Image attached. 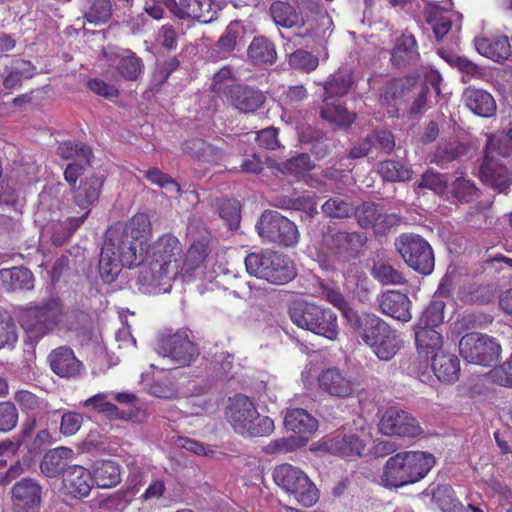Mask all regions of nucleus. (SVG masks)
Listing matches in <instances>:
<instances>
[{
    "label": "nucleus",
    "instance_id": "nucleus-1",
    "mask_svg": "<svg viewBox=\"0 0 512 512\" xmlns=\"http://www.w3.org/2000/svg\"><path fill=\"white\" fill-rule=\"evenodd\" d=\"M153 235L152 224L146 213H137L126 222H117L106 231L99 260L101 278L113 282L121 266L132 268L144 263Z\"/></svg>",
    "mask_w": 512,
    "mask_h": 512
},
{
    "label": "nucleus",
    "instance_id": "nucleus-2",
    "mask_svg": "<svg viewBox=\"0 0 512 512\" xmlns=\"http://www.w3.org/2000/svg\"><path fill=\"white\" fill-rule=\"evenodd\" d=\"M512 129L506 134L491 136L480 167V179L499 192L512 184Z\"/></svg>",
    "mask_w": 512,
    "mask_h": 512
},
{
    "label": "nucleus",
    "instance_id": "nucleus-3",
    "mask_svg": "<svg viewBox=\"0 0 512 512\" xmlns=\"http://www.w3.org/2000/svg\"><path fill=\"white\" fill-rule=\"evenodd\" d=\"M353 329L381 361L392 360L404 347L398 331L375 314H361L355 319Z\"/></svg>",
    "mask_w": 512,
    "mask_h": 512
},
{
    "label": "nucleus",
    "instance_id": "nucleus-4",
    "mask_svg": "<svg viewBox=\"0 0 512 512\" xmlns=\"http://www.w3.org/2000/svg\"><path fill=\"white\" fill-rule=\"evenodd\" d=\"M288 314L293 324L301 329L329 340H335L338 336L337 315L330 309L304 300H295L289 305Z\"/></svg>",
    "mask_w": 512,
    "mask_h": 512
},
{
    "label": "nucleus",
    "instance_id": "nucleus-5",
    "mask_svg": "<svg viewBox=\"0 0 512 512\" xmlns=\"http://www.w3.org/2000/svg\"><path fill=\"white\" fill-rule=\"evenodd\" d=\"M61 316L62 303L57 299H49L23 309L19 322L29 339L38 342L60 326Z\"/></svg>",
    "mask_w": 512,
    "mask_h": 512
},
{
    "label": "nucleus",
    "instance_id": "nucleus-6",
    "mask_svg": "<svg viewBox=\"0 0 512 512\" xmlns=\"http://www.w3.org/2000/svg\"><path fill=\"white\" fill-rule=\"evenodd\" d=\"M273 480L304 507L313 506L319 499V491L315 484L301 469L291 464L277 466L273 471Z\"/></svg>",
    "mask_w": 512,
    "mask_h": 512
},
{
    "label": "nucleus",
    "instance_id": "nucleus-7",
    "mask_svg": "<svg viewBox=\"0 0 512 512\" xmlns=\"http://www.w3.org/2000/svg\"><path fill=\"white\" fill-rule=\"evenodd\" d=\"M256 229L264 242L279 247L292 248L300 240L297 225L277 211H264L256 224Z\"/></svg>",
    "mask_w": 512,
    "mask_h": 512
},
{
    "label": "nucleus",
    "instance_id": "nucleus-8",
    "mask_svg": "<svg viewBox=\"0 0 512 512\" xmlns=\"http://www.w3.org/2000/svg\"><path fill=\"white\" fill-rule=\"evenodd\" d=\"M499 342L487 335L472 332L464 335L459 342L460 355L471 364L490 366L501 355Z\"/></svg>",
    "mask_w": 512,
    "mask_h": 512
},
{
    "label": "nucleus",
    "instance_id": "nucleus-9",
    "mask_svg": "<svg viewBox=\"0 0 512 512\" xmlns=\"http://www.w3.org/2000/svg\"><path fill=\"white\" fill-rule=\"evenodd\" d=\"M317 384L321 393L334 399L353 398L361 391L360 381L348 370L338 367L321 370Z\"/></svg>",
    "mask_w": 512,
    "mask_h": 512
},
{
    "label": "nucleus",
    "instance_id": "nucleus-10",
    "mask_svg": "<svg viewBox=\"0 0 512 512\" xmlns=\"http://www.w3.org/2000/svg\"><path fill=\"white\" fill-rule=\"evenodd\" d=\"M381 481L385 487H402L416 482V452H400L390 457L384 467Z\"/></svg>",
    "mask_w": 512,
    "mask_h": 512
},
{
    "label": "nucleus",
    "instance_id": "nucleus-11",
    "mask_svg": "<svg viewBox=\"0 0 512 512\" xmlns=\"http://www.w3.org/2000/svg\"><path fill=\"white\" fill-rule=\"evenodd\" d=\"M429 334V343L422 348L426 354L434 353L432 368L436 377L446 383L456 382L460 374L459 359L452 354H447L441 349L442 337L436 330H431Z\"/></svg>",
    "mask_w": 512,
    "mask_h": 512
},
{
    "label": "nucleus",
    "instance_id": "nucleus-12",
    "mask_svg": "<svg viewBox=\"0 0 512 512\" xmlns=\"http://www.w3.org/2000/svg\"><path fill=\"white\" fill-rule=\"evenodd\" d=\"M157 351L179 366L189 365L198 356L197 347L183 331L161 334L157 340Z\"/></svg>",
    "mask_w": 512,
    "mask_h": 512
},
{
    "label": "nucleus",
    "instance_id": "nucleus-13",
    "mask_svg": "<svg viewBox=\"0 0 512 512\" xmlns=\"http://www.w3.org/2000/svg\"><path fill=\"white\" fill-rule=\"evenodd\" d=\"M163 3L178 19L203 24L216 20L220 11L214 0H163Z\"/></svg>",
    "mask_w": 512,
    "mask_h": 512
},
{
    "label": "nucleus",
    "instance_id": "nucleus-14",
    "mask_svg": "<svg viewBox=\"0 0 512 512\" xmlns=\"http://www.w3.org/2000/svg\"><path fill=\"white\" fill-rule=\"evenodd\" d=\"M177 274L160 264L149 261L139 271L136 282L138 290L143 294L149 295L169 293L172 289V282Z\"/></svg>",
    "mask_w": 512,
    "mask_h": 512
},
{
    "label": "nucleus",
    "instance_id": "nucleus-15",
    "mask_svg": "<svg viewBox=\"0 0 512 512\" xmlns=\"http://www.w3.org/2000/svg\"><path fill=\"white\" fill-rule=\"evenodd\" d=\"M13 512H40L43 488L35 479L23 478L11 488Z\"/></svg>",
    "mask_w": 512,
    "mask_h": 512
},
{
    "label": "nucleus",
    "instance_id": "nucleus-16",
    "mask_svg": "<svg viewBox=\"0 0 512 512\" xmlns=\"http://www.w3.org/2000/svg\"><path fill=\"white\" fill-rule=\"evenodd\" d=\"M149 252H151L150 262L178 273L182 246L176 236L171 233L159 236L156 241L150 243Z\"/></svg>",
    "mask_w": 512,
    "mask_h": 512
},
{
    "label": "nucleus",
    "instance_id": "nucleus-17",
    "mask_svg": "<svg viewBox=\"0 0 512 512\" xmlns=\"http://www.w3.org/2000/svg\"><path fill=\"white\" fill-rule=\"evenodd\" d=\"M223 100L242 113H254L262 108L266 96L256 87L236 84L227 91Z\"/></svg>",
    "mask_w": 512,
    "mask_h": 512
},
{
    "label": "nucleus",
    "instance_id": "nucleus-18",
    "mask_svg": "<svg viewBox=\"0 0 512 512\" xmlns=\"http://www.w3.org/2000/svg\"><path fill=\"white\" fill-rule=\"evenodd\" d=\"M226 417L234 431L245 436V433L249 432L252 422L257 418V409L249 397L237 394L231 399Z\"/></svg>",
    "mask_w": 512,
    "mask_h": 512
},
{
    "label": "nucleus",
    "instance_id": "nucleus-19",
    "mask_svg": "<svg viewBox=\"0 0 512 512\" xmlns=\"http://www.w3.org/2000/svg\"><path fill=\"white\" fill-rule=\"evenodd\" d=\"M422 3L423 17L426 23L431 26L437 40L443 39L450 31L454 19L461 20L462 18L461 14L450 10L453 5L451 0L448 1L447 6L443 7L428 0H422Z\"/></svg>",
    "mask_w": 512,
    "mask_h": 512
},
{
    "label": "nucleus",
    "instance_id": "nucleus-20",
    "mask_svg": "<svg viewBox=\"0 0 512 512\" xmlns=\"http://www.w3.org/2000/svg\"><path fill=\"white\" fill-rule=\"evenodd\" d=\"M47 360L52 372L60 378H76L81 375L84 368L73 349L66 345L53 349Z\"/></svg>",
    "mask_w": 512,
    "mask_h": 512
},
{
    "label": "nucleus",
    "instance_id": "nucleus-21",
    "mask_svg": "<svg viewBox=\"0 0 512 512\" xmlns=\"http://www.w3.org/2000/svg\"><path fill=\"white\" fill-rule=\"evenodd\" d=\"M414 420L408 412L391 407L386 410L379 421V431L387 436H414L416 426Z\"/></svg>",
    "mask_w": 512,
    "mask_h": 512
},
{
    "label": "nucleus",
    "instance_id": "nucleus-22",
    "mask_svg": "<svg viewBox=\"0 0 512 512\" xmlns=\"http://www.w3.org/2000/svg\"><path fill=\"white\" fill-rule=\"evenodd\" d=\"M62 483L66 493L76 499L87 497L94 485L91 471L81 465L68 466Z\"/></svg>",
    "mask_w": 512,
    "mask_h": 512
},
{
    "label": "nucleus",
    "instance_id": "nucleus-23",
    "mask_svg": "<svg viewBox=\"0 0 512 512\" xmlns=\"http://www.w3.org/2000/svg\"><path fill=\"white\" fill-rule=\"evenodd\" d=\"M269 255L265 280L271 284L283 285L292 281L296 275L294 261L286 254L267 249Z\"/></svg>",
    "mask_w": 512,
    "mask_h": 512
},
{
    "label": "nucleus",
    "instance_id": "nucleus-24",
    "mask_svg": "<svg viewBox=\"0 0 512 512\" xmlns=\"http://www.w3.org/2000/svg\"><path fill=\"white\" fill-rule=\"evenodd\" d=\"M35 75L36 67L31 61L13 58L0 73L2 88L7 91L20 88L23 81L31 79Z\"/></svg>",
    "mask_w": 512,
    "mask_h": 512
},
{
    "label": "nucleus",
    "instance_id": "nucleus-25",
    "mask_svg": "<svg viewBox=\"0 0 512 512\" xmlns=\"http://www.w3.org/2000/svg\"><path fill=\"white\" fill-rule=\"evenodd\" d=\"M419 496L425 504H435L442 512H466L454 490L448 485L431 484Z\"/></svg>",
    "mask_w": 512,
    "mask_h": 512
},
{
    "label": "nucleus",
    "instance_id": "nucleus-26",
    "mask_svg": "<svg viewBox=\"0 0 512 512\" xmlns=\"http://www.w3.org/2000/svg\"><path fill=\"white\" fill-rule=\"evenodd\" d=\"M104 178L96 175L87 176L81 179L78 186L71 189L73 203L80 208V210H87L91 212V206L98 202Z\"/></svg>",
    "mask_w": 512,
    "mask_h": 512
},
{
    "label": "nucleus",
    "instance_id": "nucleus-27",
    "mask_svg": "<svg viewBox=\"0 0 512 512\" xmlns=\"http://www.w3.org/2000/svg\"><path fill=\"white\" fill-rule=\"evenodd\" d=\"M379 307L383 314L401 322H408L412 318V302L409 297L396 290H387L379 297Z\"/></svg>",
    "mask_w": 512,
    "mask_h": 512
},
{
    "label": "nucleus",
    "instance_id": "nucleus-28",
    "mask_svg": "<svg viewBox=\"0 0 512 512\" xmlns=\"http://www.w3.org/2000/svg\"><path fill=\"white\" fill-rule=\"evenodd\" d=\"M325 451L341 457H362L366 444L355 433L336 435L322 443Z\"/></svg>",
    "mask_w": 512,
    "mask_h": 512
},
{
    "label": "nucleus",
    "instance_id": "nucleus-29",
    "mask_svg": "<svg viewBox=\"0 0 512 512\" xmlns=\"http://www.w3.org/2000/svg\"><path fill=\"white\" fill-rule=\"evenodd\" d=\"M366 238L357 232L339 231L330 236L328 247L334 254L345 260L358 257Z\"/></svg>",
    "mask_w": 512,
    "mask_h": 512
},
{
    "label": "nucleus",
    "instance_id": "nucleus-30",
    "mask_svg": "<svg viewBox=\"0 0 512 512\" xmlns=\"http://www.w3.org/2000/svg\"><path fill=\"white\" fill-rule=\"evenodd\" d=\"M355 83L354 72L348 66H341L324 83V98L340 99L347 95Z\"/></svg>",
    "mask_w": 512,
    "mask_h": 512
},
{
    "label": "nucleus",
    "instance_id": "nucleus-31",
    "mask_svg": "<svg viewBox=\"0 0 512 512\" xmlns=\"http://www.w3.org/2000/svg\"><path fill=\"white\" fill-rule=\"evenodd\" d=\"M465 106L481 117H491L496 112V102L492 95L483 89L468 87L464 90Z\"/></svg>",
    "mask_w": 512,
    "mask_h": 512
},
{
    "label": "nucleus",
    "instance_id": "nucleus-32",
    "mask_svg": "<svg viewBox=\"0 0 512 512\" xmlns=\"http://www.w3.org/2000/svg\"><path fill=\"white\" fill-rule=\"evenodd\" d=\"M72 456L73 450L67 447H57L47 451L40 462L41 472L48 478L63 475Z\"/></svg>",
    "mask_w": 512,
    "mask_h": 512
},
{
    "label": "nucleus",
    "instance_id": "nucleus-33",
    "mask_svg": "<svg viewBox=\"0 0 512 512\" xmlns=\"http://www.w3.org/2000/svg\"><path fill=\"white\" fill-rule=\"evenodd\" d=\"M284 425L298 437H309L317 430L318 421L302 408L290 409L286 412Z\"/></svg>",
    "mask_w": 512,
    "mask_h": 512
},
{
    "label": "nucleus",
    "instance_id": "nucleus-34",
    "mask_svg": "<svg viewBox=\"0 0 512 512\" xmlns=\"http://www.w3.org/2000/svg\"><path fill=\"white\" fill-rule=\"evenodd\" d=\"M182 150L193 159L203 163L217 164L223 158V152L219 148L201 138L185 141Z\"/></svg>",
    "mask_w": 512,
    "mask_h": 512
},
{
    "label": "nucleus",
    "instance_id": "nucleus-35",
    "mask_svg": "<svg viewBox=\"0 0 512 512\" xmlns=\"http://www.w3.org/2000/svg\"><path fill=\"white\" fill-rule=\"evenodd\" d=\"M320 110L322 119L336 124L344 129L350 128L355 122L357 115L349 112L343 103L337 98H324Z\"/></svg>",
    "mask_w": 512,
    "mask_h": 512
},
{
    "label": "nucleus",
    "instance_id": "nucleus-36",
    "mask_svg": "<svg viewBox=\"0 0 512 512\" xmlns=\"http://www.w3.org/2000/svg\"><path fill=\"white\" fill-rule=\"evenodd\" d=\"M474 45L479 54L493 61H502L511 54V48L506 36L499 37H477Z\"/></svg>",
    "mask_w": 512,
    "mask_h": 512
},
{
    "label": "nucleus",
    "instance_id": "nucleus-37",
    "mask_svg": "<svg viewBox=\"0 0 512 512\" xmlns=\"http://www.w3.org/2000/svg\"><path fill=\"white\" fill-rule=\"evenodd\" d=\"M58 328L74 332L77 337H90L92 319L90 315L80 309L65 310L62 305L61 324Z\"/></svg>",
    "mask_w": 512,
    "mask_h": 512
},
{
    "label": "nucleus",
    "instance_id": "nucleus-38",
    "mask_svg": "<svg viewBox=\"0 0 512 512\" xmlns=\"http://www.w3.org/2000/svg\"><path fill=\"white\" fill-rule=\"evenodd\" d=\"M419 78L423 80V88L418 94V110L424 104L432 103L437 100L441 92L440 84L442 81L440 73L430 66H422L418 69V79Z\"/></svg>",
    "mask_w": 512,
    "mask_h": 512
},
{
    "label": "nucleus",
    "instance_id": "nucleus-39",
    "mask_svg": "<svg viewBox=\"0 0 512 512\" xmlns=\"http://www.w3.org/2000/svg\"><path fill=\"white\" fill-rule=\"evenodd\" d=\"M0 280L9 292L31 290L34 287V276L25 267H13L0 270Z\"/></svg>",
    "mask_w": 512,
    "mask_h": 512
},
{
    "label": "nucleus",
    "instance_id": "nucleus-40",
    "mask_svg": "<svg viewBox=\"0 0 512 512\" xmlns=\"http://www.w3.org/2000/svg\"><path fill=\"white\" fill-rule=\"evenodd\" d=\"M247 57L253 65H271L277 59L275 44L265 36L254 37L247 48Z\"/></svg>",
    "mask_w": 512,
    "mask_h": 512
},
{
    "label": "nucleus",
    "instance_id": "nucleus-41",
    "mask_svg": "<svg viewBox=\"0 0 512 512\" xmlns=\"http://www.w3.org/2000/svg\"><path fill=\"white\" fill-rule=\"evenodd\" d=\"M115 70L126 81H136L144 71L143 60L130 49L122 50L116 55Z\"/></svg>",
    "mask_w": 512,
    "mask_h": 512
},
{
    "label": "nucleus",
    "instance_id": "nucleus-42",
    "mask_svg": "<svg viewBox=\"0 0 512 512\" xmlns=\"http://www.w3.org/2000/svg\"><path fill=\"white\" fill-rule=\"evenodd\" d=\"M91 473L93 483L102 489L115 487L121 482L120 467L112 460L95 462Z\"/></svg>",
    "mask_w": 512,
    "mask_h": 512
},
{
    "label": "nucleus",
    "instance_id": "nucleus-43",
    "mask_svg": "<svg viewBox=\"0 0 512 512\" xmlns=\"http://www.w3.org/2000/svg\"><path fill=\"white\" fill-rule=\"evenodd\" d=\"M270 15L277 26L283 28H293L300 25L304 27V20L296 8L285 1L276 0L272 2L269 8Z\"/></svg>",
    "mask_w": 512,
    "mask_h": 512
},
{
    "label": "nucleus",
    "instance_id": "nucleus-44",
    "mask_svg": "<svg viewBox=\"0 0 512 512\" xmlns=\"http://www.w3.org/2000/svg\"><path fill=\"white\" fill-rule=\"evenodd\" d=\"M90 212L81 210L78 216H69L63 221H58L52 227V242L57 245H63L74 232L85 222Z\"/></svg>",
    "mask_w": 512,
    "mask_h": 512
},
{
    "label": "nucleus",
    "instance_id": "nucleus-45",
    "mask_svg": "<svg viewBox=\"0 0 512 512\" xmlns=\"http://www.w3.org/2000/svg\"><path fill=\"white\" fill-rule=\"evenodd\" d=\"M37 424L35 415L29 416L22 424L21 430L18 435L14 436L13 440H5L0 442V456L7 453L14 454L19 448L26 444L27 439L32 437Z\"/></svg>",
    "mask_w": 512,
    "mask_h": 512
},
{
    "label": "nucleus",
    "instance_id": "nucleus-46",
    "mask_svg": "<svg viewBox=\"0 0 512 512\" xmlns=\"http://www.w3.org/2000/svg\"><path fill=\"white\" fill-rule=\"evenodd\" d=\"M57 154L64 160H79L86 163H91L93 157L92 149L87 144L72 140L61 142Z\"/></svg>",
    "mask_w": 512,
    "mask_h": 512
},
{
    "label": "nucleus",
    "instance_id": "nucleus-47",
    "mask_svg": "<svg viewBox=\"0 0 512 512\" xmlns=\"http://www.w3.org/2000/svg\"><path fill=\"white\" fill-rule=\"evenodd\" d=\"M445 304L443 301H433L422 313L421 323L429 330L418 331V342H423L424 338L429 339L428 332L443 322Z\"/></svg>",
    "mask_w": 512,
    "mask_h": 512
},
{
    "label": "nucleus",
    "instance_id": "nucleus-48",
    "mask_svg": "<svg viewBox=\"0 0 512 512\" xmlns=\"http://www.w3.org/2000/svg\"><path fill=\"white\" fill-rule=\"evenodd\" d=\"M112 15L110 0H85L84 18L95 25L106 23Z\"/></svg>",
    "mask_w": 512,
    "mask_h": 512
},
{
    "label": "nucleus",
    "instance_id": "nucleus-49",
    "mask_svg": "<svg viewBox=\"0 0 512 512\" xmlns=\"http://www.w3.org/2000/svg\"><path fill=\"white\" fill-rule=\"evenodd\" d=\"M416 40L412 34L403 33L397 39L391 53V60L394 66H405L414 54Z\"/></svg>",
    "mask_w": 512,
    "mask_h": 512
},
{
    "label": "nucleus",
    "instance_id": "nucleus-50",
    "mask_svg": "<svg viewBox=\"0 0 512 512\" xmlns=\"http://www.w3.org/2000/svg\"><path fill=\"white\" fill-rule=\"evenodd\" d=\"M210 253V238L203 235L193 240L185 258V265L189 269H195L202 264Z\"/></svg>",
    "mask_w": 512,
    "mask_h": 512
},
{
    "label": "nucleus",
    "instance_id": "nucleus-51",
    "mask_svg": "<svg viewBox=\"0 0 512 512\" xmlns=\"http://www.w3.org/2000/svg\"><path fill=\"white\" fill-rule=\"evenodd\" d=\"M371 275L382 285H397L404 281L402 273L389 263L378 260L371 269Z\"/></svg>",
    "mask_w": 512,
    "mask_h": 512
},
{
    "label": "nucleus",
    "instance_id": "nucleus-52",
    "mask_svg": "<svg viewBox=\"0 0 512 512\" xmlns=\"http://www.w3.org/2000/svg\"><path fill=\"white\" fill-rule=\"evenodd\" d=\"M382 212V207L375 202H363L354 209V215L359 226L363 229H373Z\"/></svg>",
    "mask_w": 512,
    "mask_h": 512
},
{
    "label": "nucleus",
    "instance_id": "nucleus-53",
    "mask_svg": "<svg viewBox=\"0 0 512 512\" xmlns=\"http://www.w3.org/2000/svg\"><path fill=\"white\" fill-rule=\"evenodd\" d=\"M323 295L328 302H330L334 307L342 312L343 316L348 320L351 327L354 328L355 319L361 315H359L350 307L343 294L338 289L324 287Z\"/></svg>",
    "mask_w": 512,
    "mask_h": 512
},
{
    "label": "nucleus",
    "instance_id": "nucleus-54",
    "mask_svg": "<svg viewBox=\"0 0 512 512\" xmlns=\"http://www.w3.org/2000/svg\"><path fill=\"white\" fill-rule=\"evenodd\" d=\"M379 174L385 181L395 182L410 179L411 171L402 163L394 160H385L379 164Z\"/></svg>",
    "mask_w": 512,
    "mask_h": 512
},
{
    "label": "nucleus",
    "instance_id": "nucleus-55",
    "mask_svg": "<svg viewBox=\"0 0 512 512\" xmlns=\"http://www.w3.org/2000/svg\"><path fill=\"white\" fill-rule=\"evenodd\" d=\"M322 212L330 218H348L354 214L355 207L352 203L338 197L329 198L322 205Z\"/></svg>",
    "mask_w": 512,
    "mask_h": 512
},
{
    "label": "nucleus",
    "instance_id": "nucleus-56",
    "mask_svg": "<svg viewBox=\"0 0 512 512\" xmlns=\"http://www.w3.org/2000/svg\"><path fill=\"white\" fill-rule=\"evenodd\" d=\"M215 207L219 216L225 220L229 227L237 226L240 222V207L236 200L227 197L216 199Z\"/></svg>",
    "mask_w": 512,
    "mask_h": 512
},
{
    "label": "nucleus",
    "instance_id": "nucleus-57",
    "mask_svg": "<svg viewBox=\"0 0 512 512\" xmlns=\"http://www.w3.org/2000/svg\"><path fill=\"white\" fill-rule=\"evenodd\" d=\"M269 255L267 250L259 253L252 252L245 257V267L249 275L265 280L266 271L268 270Z\"/></svg>",
    "mask_w": 512,
    "mask_h": 512
},
{
    "label": "nucleus",
    "instance_id": "nucleus-58",
    "mask_svg": "<svg viewBox=\"0 0 512 512\" xmlns=\"http://www.w3.org/2000/svg\"><path fill=\"white\" fill-rule=\"evenodd\" d=\"M14 400L22 412H36L47 407V403L34 393L28 390H17L14 394Z\"/></svg>",
    "mask_w": 512,
    "mask_h": 512
},
{
    "label": "nucleus",
    "instance_id": "nucleus-59",
    "mask_svg": "<svg viewBox=\"0 0 512 512\" xmlns=\"http://www.w3.org/2000/svg\"><path fill=\"white\" fill-rule=\"evenodd\" d=\"M307 443L306 436L298 437V436H290L279 438L271 441L265 451L269 454L273 453H288L295 451L296 449L305 446Z\"/></svg>",
    "mask_w": 512,
    "mask_h": 512
},
{
    "label": "nucleus",
    "instance_id": "nucleus-60",
    "mask_svg": "<svg viewBox=\"0 0 512 512\" xmlns=\"http://www.w3.org/2000/svg\"><path fill=\"white\" fill-rule=\"evenodd\" d=\"M141 172L143 173V177L151 184L160 188H168L171 186L178 195L182 194L180 184L170 175L161 171L158 167H151L148 170Z\"/></svg>",
    "mask_w": 512,
    "mask_h": 512
},
{
    "label": "nucleus",
    "instance_id": "nucleus-61",
    "mask_svg": "<svg viewBox=\"0 0 512 512\" xmlns=\"http://www.w3.org/2000/svg\"><path fill=\"white\" fill-rule=\"evenodd\" d=\"M396 248L409 267L416 270V236L402 234L396 240Z\"/></svg>",
    "mask_w": 512,
    "mask_h": 512
},
{
    "label": "nucleus",
    "instance_id": "nucleus-62",
    "mask_svg": "<svg viewBox=\"0 0 512 512\" xmlns=\"http://www.w3.org/2000/svg\"><path fill=\"white\" fill-rule=\"evenodd\" d=\"M241 30L242 27L239 22H231L216 43L218 50L222 53L233 52L236 48Z\"/></svg>",
    "mask_w": 512,
    "mask_h": 512
},
{
    "label": "nucleus",
    "instance_id": "nucleus-63",
    "mask_svg": "<svg viewBox=\"0 0 512 512\" xmlns=\"http://www.w3.org/2000/svg\"><path fill=\"white\" fill-rule=\"evenodd\" d=\"M289 64L298 70L309 73L319 65V59L306 50H296L289 56Z\"/></svg>",
    "mask_w": 512,
    "mask_h": 512
},
{
    "label": "nucleus",
    "instance_id": "nucleus-64",
    "mask_svg": "<svg viewBox=\"0 0 512 512\" xmlns=\"http://www.w3.org/2000/svg\"><path fill=\"white\" fill-rule=\"evenodd\" d=\"M234 74L229 66L222 67L215 73L212 82V91L220 98L227 94V91L236 84L234 83Z\"/></svg>",
    "mask_w": 512,
    "mask_h": 512
}]
</instances>
